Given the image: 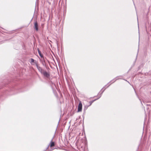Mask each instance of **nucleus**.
<instances>
[{
	"instance_id": "9b49d317",
	"label": "nucleus",
	"mask_w": 151,
	"mask_h": 151,
	"mask_svg": "<svg viewBox=\"0 0 151 151\" xmlns=\"http://www.w3.org/2000/svg\"><path fill=\"white\" fill-rule=\"evenodd\" d=\"M96 100H93V101H90V102H89V103H90V105H89V106H90L96 100Z\"/></svg>"
},
{
	"instance_id": "f3484780",
	"label": "nucleus",
	"mask_w": 151,
	"mask_h": 151,
	"mask_svg": "<svg viewBox=\"0 0 151 151\" xmlns=\"http://www.w3.org/2000/svg\"><path fill=\"white\" fill-rule=\"evenodd\" d=\"M113 83L112 82L110 84V85H111V83Z\"/></svg>"
},
{
	"instance_id": "7ed1b4c3",
	"label": "nucleus",
	"mask_w": 151,
	"mask_h": 151,
	"mask_svg": "<svg viewBox=\"0 0 151 151\" xmlns=\"http://www.w3.org/2000/svg\"><path fill=\"white\" fill-rule=\"evenodd\" d=\"M41 73L43 74L45 77L47 78H48L50 76V75L49 73L46 71L44 70Z\"/></svg>"
},
{
	"instance_id": "0eeeda50",
	"label": "nucleus",
	"mask_w": 151,
	"mask_h": 151,
	"mask_svg": "<svg viewBox=\"0 0 151 151\" xmlns=\"http://www.w3.org/2000/svg\"><path fill=\"white\" fill-rule=\"evenodd\" d=\"M30 60L31 61L30 62V63L32 65H34V64H35V62L37 63V61H35V60L33 58H31Z\"/></svg>"
},
{
	"instance_id": "f257e3e1",
	"label": "nucleus",
	"mask_w": 151,
	"mask_h": 151,
	"mask_svg": "<svg viewBox=\"0 0 151 151\" xmlns=\"http://www.w3.org/2000/svg\"><path fill=\"white\" fill-rule=\"evenodd\" d=\"M35 65L38 70L41 73H42L44 70H43L41 67L38 65L37 63L35 62Z\"/></svg>"
},
{
	"instance_id": "9d476101",
	"label": "nucleus",
	"mask_w": 151,
	"mask_h": 151,
	"mask_svg": "<svg viewBox=\"0 0 151 151\" xmlns=\"http://www.w3.org/2000/svg\"><path fill=\"white\" fill-rule=\"evenodd\" d=\"M54 145H55V144H54V142H50V147H52L54 146Z\"/></svg>"
},
{
	"instance_id": "dca6fc26",
	"label": "nucleus",
	"mask_w": 151,
	"mask_h": 151,
	"mask_svg": "<svg viewBox=\"0 0 151 151\" xmlns=\"http://www.w3.org/2000/svg\"><path fill=\"white\" fill-rule=\"evenodd\" d=\"M113 83L112 82L110 84V85H111V83Z\"/></svg>"
},
{
	"instance_id": "f03ea898",
	"label": "nucleus",
	"mask_w": 151,
	"mask_h": 151,
	"mask_svg": "<svg viewBox=\"0 0 151 151\" xmlns=\"http://www.w3.org/2000/svg\"><path fill=\"white\" fill-rule=\"evenodd\" d=\"M82 104L81 102H80L78 107V111L80 112L81 111L82 109Z\"/></svg>"
},
{
	"instance_id": "f8f14e48",
	"label": "nucleus",
	"mask_w": 151,
	"mask_h": 151,
	"mask_svg": "<svg viewBox=\"0 0 151 151\" xmlns=\"http://www.w3.org/2000/svg\"><path fill=\"white\" fill-rule=\"evenodd\" d=\"M99 98H100V97H99V98H98L97 99H99Z\"/></svg>"
},
{
	"instance_id": "20e7f679",
	"label": "nucleus",
	"mask_w": 151,
	"mask_h": 151,
	"mask_svg": "<svg viewBox=\"0 0 151 151\" xmlns=\"http://www.w3.org/2000/svg\"><path fill=\"white\" fill-rule=\"evenodd\" d=\"M34 28L36 30V31H38V25L37 22L36 21L34 23Z\"/></svg>"
},
{
	"instance_id": "4468645a",
	"label": "nucleus",
	"mask_w": 151,
	"mask_h": 151,
	"mask_svg": "<svg viewBox=\"0 0 151 151\" xmlns=\"http://www.w3.org/2000/svg\"><path fill=\"white\" fill-rule=\"evenodd\" d=\"M99 98H100V97H99V98H98L97 99H99Z\"/></svg>"
},
{
	"instance_id": "6ab92c4d",
	"label": "nucleus",
	"mask_w": 151,
	"mask_h": 151,
	"mask_svg": "<svg viewBox=\"0 0 151 151\" xmlns=\"http://www.w3.org/2000/svg\"><path fill=\"white\" fill-rule=\"evenodd\" d=\"M110 85H109L108 86V87L109 86H110Z\"/></svg>"
},
{
	"instance_id": "6e6552de",
	"label": "nucleus",
	"mask_w": 151,
	"mask_h": 151,
	"mask_svg": "<svg viewBox=\"0 0 151 151\" xmlns=\"http://www.w3.org/2000/svg\"><path fill=\"white\" fill-rule=\"evenodd\" d=\"M38 52L39 54V55L41 57V58H43V55H42V54L41 52L38 49Z\"/></svg>"
},
{
	"instance_id": "423d86ee",
	"label": "nucleus",
	"mask_w": 151,
	"mask_h": 151,
	"mask_svg": "<svg viewBox=\"0 0 151 151\" xmlns=\"http://www.w3.org/2000/svg\"><path fill=\"white\" fill-rule=\"evenodd\" d=\"M105 89L106 88H105V87H104L101 91V93H100L101 92L99 93L98 94V96H99V97H101L102 93L104 92V91L105 90Z\"/></svg>"
},
{
	"instance_id": "2eb2a0df",
	"label": "nucleus",
	"mask_w": 151,
	"mask_h": 151,
	"mask_svg": "<svg viewBox=\"0 0 151 151\" xmlns=\"http://www.w3.org/2000/svg\"><path fill=\"white\" fill-rule=\"evenodd\" d=\"M99 98H100V97H99V98H98L97 99H99Z\"/></svg>"
},
{
	"instance_id": "39448f33",
	"label": "nucleus",
	"mask_w": 151,
	"mask_h": 151,
	"mask_svg": "<svg viewBox=\"0 0 151 151\" xmlns=\"http://www.w3.org/2000/svg\"><path fill=\"white\" fill-rule=\"evenodd\" d=\"M122 77L121 76H117L115 78H114L113 80H112L111 81L110 83L112 81H113L112 83H113L114 82H115L117 80L119 79H122Z\"/></svg>"
},
{
	"instance_id": "a211bd4d",
	"label": "nucleus",
	"mask_w": 151,
	"mask_h": 151,
	"mask_svg": "<svg viewBox=\"0 0 151 151\" xmlns=\"http://www.w3.org/2000/svg\"><path fill=\"white\" fill-rule=\"evenodd\" d=\"M113 83L112 82L110 84V85H111V83Z\"/></svg>"
},
{
	"instance_id": "1a4fd4ad",
	"label": "nucleus",
	"mask_w": 151,
	"mask_h": 151,
	"mask_svg": "<svg viewBox=\"0 0 151 151\" xmlns=\"http://www.w3.org/2000/svg\"><path fill=\"white\" fill-rule=\"evenodd\" d=\"M41 62L42 64V65H43V66H45L46 65V64H45V60H41Z\"/></svg>"
},
{
	"instance_id": "ddd939ff",
	"label": "nucleus",
	"mask_w": 151,
	"mask_h": 151,
	"mask_svg": "<svg viewBox=\"0 0 151 151\" xmlns=\"http://www.w3.org/2000/svg\"><path fill=\"white\" fill-rule=\"evenodd\" d=\"M99 98H100V97H99V98H98L97 99H99Z\"/></svg>"
}]
</instances>
